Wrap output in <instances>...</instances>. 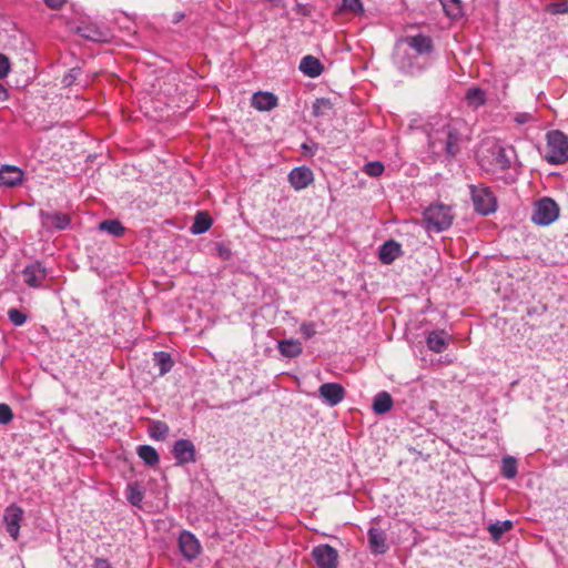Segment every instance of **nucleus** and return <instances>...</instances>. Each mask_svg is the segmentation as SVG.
<instances>
[{
    "label": "nucleus",
    "mask_w": 568,
    "mask_h": 568,
    "mask_svg": "<svg viewBox=\"0 0 568 568\" xmlns=\"http://www.w3.org/2000/svg\"><path fill=\"white\" fill-rule=\"evenodd\" d=\"M13 417L12 410L7 404H0V424H8Z\"/></svg>",
    "instance_id": "40"
},
{
    "label": "nucleus",
    "mask_w": 568,
    "mask_h": 568,
    "mask_svg": "<svg viewBox=\"0 0 568 568\" xmlns=\"http://www.w3.org/2000/svg\"><path fill=\"white\" fill-rule=\"evenodd\" d=\"M369 546L375 554H385L387 551L386 537L384 531L377 528H371L368 530Z\"/></svg>",
    "instance_id": "22"
},
{
    "label": "nucleus",
    "mask_w": 568,
    "mask_h": 568,
    "mask_svg": "<svg viewBox=\"0 0 568 568\" xmlns=\"http://www.w3.org/2000/svg\"><path fill=\"white\" fill-rule=\"evenodd\" d=\"M428 145L435 155H456L460 148V134L456 123L445 118L432 122L428 132Z\"/></svg>",
    "instance_id": "1"
},
{
    "label": "nucleus",
    "mask_w": 568,
    "mask_h": 568,
    "mask_svg": "<svg viewBox=\"0 0 568 568\" xmlns=\"http://www.w3.org/2000/svg\"><path fill=\"white\" fill-rule=\"evenodd\" d=\"M184 18V13L183 12H175L173 16H172V22L173 23H179L182 19Z\"/></svg>",
    "instance_id": "46"
},
{
    "label": "nucleus",
    "mask_w": 568,
    "mask_h": 568,
    "mask_svg": "<svg viewBox=\"0 0 568 568\" xmlns=\"http://www.w3.org/2000/svg\"><path fill=\"white\" fill-rule=\"evenodd\" d=\"M101 231H104L114 236H121L124 233L123 225L116 220H105L99 225Z\"/></svg>",
    "instance_id": "32"
},
{
    "label": "nucleus",
    "mask_w": 568,
    "mask_h": 568,
    "mask_svg": "<svg viewBox=\"0 0 568 568\" xmlns=\"http://www.w3.org/2000/svg\"><path fill=\"white\" fill-rule=\"evenodd\" d=\"M559 217V206L550 197H542L534 205L531 221L541 226L554 223Z\"/></svg>",
    "instance_id": "5"
},
{
    "label": "nucleus",
    "mask_w": 568,
    "mask_h": 568,
    "mask_svg": "<svg viewBox=\"0 0 568 568\" xmlns=\"http://www.w3.org/2000/svg\"><path fill=\"white\" fill-rule=\"evenodd\" d=\"M313 559L318 568H337L338 554L328 545H320L312 550Z\"/></svg>",
    "instance_id": "9"
},
{
    "label": "nucleus",
    "mask_w": 568,
    "mask_h": 568,
    "mask_svg": "<svg viewBox=\"0 0 568 568\" xmlns=\"http://www.w3.org/2000/svg\"><path fill=\"white\" fill-rule=\"evenodd\" d=\"M22 275L29 286L39 287L47 277V270L40 263H34L27 266Z\"/></svg>",
    "instance_id": "16"
},
{
    "label": "nucleus",
    "mask_w": 568,
    "mask_h": 568,
    "mask_svg": "<svg viewBox=\"0 0 568 568\" xmlns=\"http://www.w3.org/2000/svg\"><path fill=\"white\" fill-rule=\"evenodd\" d=\"M24 173L14 165H2L0 169V184L7 187H14L22 183Z\"/></svg>",
    "instance_id": "15"
},
{
    "label": "nucleus",
    "mask_w": 568,
    "mask_h": 568,
    "mask_svg": "<svg viewBox=\"0 0 568 568\" xmlns=\"http://www.w3.org/2000/svg\"><path fill=\"white\" fill-rule=\"evenodd\" d=\"M423 215L425 226L429 232H443L452 225L454 220L450 207L444 204L429 205Z\"/></svg>",
    "instance_id": "4"
},
{
    "label": "nucleus",
    "mask_w": 568,
    "mask_h": 568,
    "mask_svg": "<svg viewBox=\"0 0 568 568\" xmlns=\"http://www.w3.org/2000/svg\"><path fill=\"white\" fill-rule=\"evenodd\" d=\"M0 94H3V95L7 94L6 89L1 84H0Z\"/></svg>",
    "instance_id": "48"
},
{
    "label": "nucleus",
    "mask_w": 568,
    "mask_h": 568,
    "mask_svg": "<svg viewBox=\"0 0 568 568\" xmlns=\"http://www.w3.org/2000/svg\"><path fill=\"white\" fill-rule=\"evenodd\" d=\"M449 335L445 331H433L427 336V346L434 353H442L448 346Z\"/></svg>",
    "instance_id": "18"
},
{
    "label": "nucleus",
    "mask_w": 568,
    "mask_h": 568,
    "mask_svg": "<svg viewBox=\"0 0 568 568\" xmlns=\"http://www.w3.org/2000/svg\"><path fill=\"white\" fill-rule=\"evenodd\" d=\"M395 58L398 68L412 75L420 73L428 64L426 60L417 57L416 53L408 52L406 49H402V51L396 49Z\"/></svg>",
    "instance_id": "8"
},
{
    "label": "nucleus",
    "mask_w": 568,
    "mask_h": 568,
    "mask_svg": "<svg viewBox=\"0 0 568 568\" xmlns=\"http://www.w3.org/2000/svg\"><path fill=\"white\" fill-rule=\"evenodd\" d=\"M363 171L369 176L377 178L384 172V165L378 161L369 162L364 165Z\"/></svg>",
    "instance_id": "35"
},
{
    "label": "nucleus",
    "mask_w": 568,
    "mask_h": 568,
    "mask_svg": "<svg viewBox=\"0 0 568 568\" xmlns=\"http://www.w3.org/2000/svg\"><path fill=\"white\" fill-rule=\"evenodd\" d=\"M300 70L310 78H316L323 72V65L320 60L313 55L304 57L300 62Z\"/></svg>",
    "instance_id": "20"
},
{
    "label": "nucleus",
    "mask_w": 568,
    "mask_h": 568,
    "mask_svg": "<svg viewBox=\"0 0 568 568\" xmlns=\"http://www.w3.org/2000/svg\"><path fill=\"white\" fill-rule=\"evenodd\" d=\"M331 110V103L327 100L321 99L316 100L313 104V114L315 116L325 115Z\"/></svg>",
    "instance_id": "36"
},
{
    "label": "nucleus",
    "mask_w": 568,
    "mask_h": 568,
    "mask_svg": "<svg viewBox=\"0 0 568 568\" xmlns=\"http://www.w3.org/2000/svg\"><path fill=\"white\" fill-rule=\"evenodd\" d=\"M320 396L328 406H336L345 397V390L337 383H324L318 388Z\"/></svg>",
    "instance_id": "13"
},
{
    "label": "nucleus",
    "mask_w": 568,
    "mask_h": 568,
    "mask_svg": "<svg viewBox=\"0 0 568 568\" xmlns=\"http://www.w3.org/2000/svg\"><path fill=\"white\" fill-rule=\"evenodd\" d=\"M75 32L82 38L95 42L105 41L108 38L106 32L94 24L78 27Z\"/></svg>",
    "instance_id": "21"
},
{
    "label": "nucleus",
    "mask_w": 568,
    "mask_h": 568,
    "mask_svg": "<svg viewBox=\"0 0 568 568\" xmlns=\"http://www.w3.org/2000/svg\"><path fill=\"white\" fill-rule=\"evenodd\" d=\"M212 225V219L204 212H199L191 226L193 234L205 233Z\"/></svg>",
    "instance_id": "27"
},
{
    "label": "nucleus",
    "mask_w": 568,
    "mask_h": 568,
    "mask_svg": "<svg viewBox=\"0 0 568 568\" xmlns=\"http://www.w3.org/2000/svg\"><path fill=\"white\" fill-rule=\"evenodd\" d=\"M343 9L361 14L363 12V6L359 0H343Z\"/></svg>",
    "instance_id": "38"
},
{
    "label": "nucleus",
    "mask_w": 568,
    "mask_h": 568,
    "mask_svg": "<svg viewBox=\"0 0 568 568\" xmlns=\"http://www.w3.org/2000/svg\"><path fill=\"white\" fill-rule=\"evenodd\" d=\"M10 71V62L9 59L0 53V79H3L8 75Z\"/></svg>",
    "instance_id": "43"
},
{
    "label": "nucleus",
    "mask_w": 568,
    "mask_h": 568,
    "mask_svg": "<svg viewBox=\"0 0 568 568\" xmlns=\"http://www.w3.org/2000/svg\"><path fill=\"white\" fill-rule=\"evenodd\" d=\"M2 253H3V248H2V247H0V255H1Z\"/></svg>",
    "instance_id": "49"
},
{
    "label": "nucleus",
    "mask_w": 568,
    "mask_h": 568,
    "mask_svg": "<svg viewBox=\"0 0 568 568\" xmlns=\"http://www.w3.org/2000/svg\"><path fill=\"white\" fill-rule=\"evenodd\" d=\"M471 200L475 210L481 215H488L496 211V197L488 187L471 186Z\"/></svg>",
    "instance_id": "7"
},
{
    "label": "nucleus",
    "mask_w": 568,
    "mask_h": 568,
    "mask_svg": "<svg viewBox=\"0 0 568 568\" xmlns=\"http://www.w3.org/2000/svg\"><path fill=\"white\" fill-rule=\"evenodd\" d=\"M448 17L456 18L460 14V0H439Z\"/></svg>",
    "instance_id": "34"
},
{
    "label": "nucleus",
    "mask_w": 568,
    "mask_h": 568,
    "mask_svg": "<svg viewBox=\"0 0 568 568\" xmlns=\"http://www.w3.org/2000/svg\"><path fill=\"white\" fill-rule=\"evenodd\" d=\"M287 178H288V182H290L291 186L295 191H301V190L306 189L314 181V174H313L312 170L304 165L294 168L288 173Z\"/></svg>",
    "instance_id": "12"
},
{
    "label": "nucleus",
    "mask_w": 568,
    "mask_h": 568,
    "mask_svg": "<svg viewBox=\"0 0 568 568\" xmlns=\"http://www.w3.org/2000/svg\"><path fill=\"white\" fill-rule=\"evenodd\" d=\"M178 465H185L195 462V446L189 439H179L172 449Z\"/></svg>",
    "instance_id": "11"
},
{
    "label": "nucleus",
    "mask_w": 568,
    "mask_h": 568,
    "mask_svg": "<svg viewBox=\"0 0 568 568\" xmlns=\"http://www.w3.org/2000/svg\"><path fill=\"white\" fill-rule=\"evenodd\" d=\"M393 407L392 396L387 392L378 393L373 402V409L376 414H385Z\"/></svg>",
    "instance_id": "25"
},
{
    "label": "nucleus",
    "mask_w": 568,
    "mask_h": 568,
    "mask_svg": "<svg viewBox=\"0 0 568 568\" xmlns=\"http://www.w3.org/2000/svg\"><path fill=\"white\" fill-rule=\"evenodd\" d=\"M43 1L50 9H53V10H59L67 3V0H43Z\"/></svg>",
    "instance_id": "44"
},
{
    "label": "nucleus",
    "mask_w": 568,
    "mask_h": 568,
    "mask_svg": "<svg viewBox=\"0 0 568 568\" xmlns=\"http://www.w3.org/2000/svg\"><path fill=\"white\" fill-rule=\"evenodd\" d=\"M136 453L146 465L154 466L159 463V454L155 448L150 445L139 446Z\"/></svg>",
    "instance_id": "29"
},
{
    "label": "nucleus",
    "mask_w": 568,
    "mask_h": 568,
    "mask_svg": "<svg viewBox=\"0 0 568 568\" xmlns=\"http://www.w3.org/2000/svg\"><path fill=\"white\" fill-rule=\"evenodd\" d=\"M301 334L304 338L308 339L316 334L315 324L312 322H304L300 327Z\"/></svg>",
    "instance_id": "39"
},
{
    "label": "nucleus",
    "mask_w": 568,
    "mask_h": 568,
    "mask_svg": "<svg viewBox=\"0 0 568 568\" xmlns=\"http://www.w3.org/2000/svg\"><path fill=\"white\" fill-rule=\"evenodd\" d=\"M23 518V510L17 505H10L3 514V521L8 534L17 540L20 531V524Z\"/></svg>",
    "instance_id": "10"
},
{
    "label": "nucleus",
    "mask_w": 568,
    "mask_h": 568,
    "mask_svg": "<svg viewBox=\"0 0 568 568\" xmlns=\"http://www.w3.org/2000/svg\"><path fill=\"white\" fill-rule=\"evenodd\" d=\"M80 74V69L78 68H73L71 69L62 79V82L65 87H70L74 83V81L77 80V78L79 77Z\"/></svg>",
    "instance_id": "42"
},
{
    "label": "nucleus",
    "mask_w": 568,
    "mask_h": 568,
    "mask_svg": "<svg viewBox=\"0 0 568 568\" xmlns=\"http://www.w3.org/2000/svg\"><path fill=\"white\" fill-rule=\"evenodd\" d=\"M465 99L469 106L479 108L486 102V93L479 88H470L465 94Z\"/></svg>",
    "instance_id": "26"
},
{
    "label": "nucleus",
    "mask_w": 568,
    "mask_h": 568,
    "mask_svg": "<svg viewBox=\"0 0 568 568\" xmlns=\"http://www.w3.org/2000/svg\"><path fill=\"white\" fill-rule=\"evenodd\" d=\"M544 159L552 165H561L568 162V135L559 130L546 133V146Z\"/></svg>",
    "instance_id": "3"
},
{
    "label": "nucleus",
    "mask_w": 568,
    "mask_h": 568,
    "mask_svg": "<svg viewBox=\"0 0 568 568\" xmlns=\"http://www.w3.org/2000/svg\"><path fill=\"white\" fill-rule=\"evenodd\" d=\"M149 435L154 440H164L169 434V426L161 420H153L149 425Z\"/></svg>",
    "instance_id": "30"
},
{
    "label": "nucleus",
    "mask_w": 568,
    "mask_h": 568,
    "mask_svg": "<svg viewBox=\"0 0 568 568\" xmlns=\"http://www.w3.org/2000/svg\"><path fill=\"white\" fill-rule=\"evenodd\" d=\"M396 48L398 51L406 49L408 52L416 53L417 57L428 62V55L433 51V41L425 34L407 36L398 40Z\"/></svg>",
    "instance_id": "6"
},
{
    "label": "nucleus",
    "mask_w": 568,
    "mask_h": 568,
    "mask_svg": "<svg viewBox=\"0 0 568 568\" xmlns=\"http://www.w3.org/2000/svg\"><path fill=\"white\" fill-rule=\"evenodd\" d=\"M277 349L282 356L295 358L302 354L303 346L298 339H282L277 343Z\"/></svg>",
    "instance_id": "19"
},
{
    "label": "nucleus",
    "mask_w": 568,
    "mask_h": 568,
    "mask_svg": "<svg viewBox=\"0 0 568 568\" xmlns=\"http://www.w3.org/2000/svg\"><path fill=\"white\" fill-rule=\"evenodd\" d=\"M277 97L272 92H256L252 97V105L258 111H271L277 105Z\"/></svg>",
    "instance_id": "17"
},
{
    "label": "nucleus",
    "mask_w": 568,
    "mask_h": 568,
    "mask_svg": "<svg viewBox=\"0 0 568 568\" xmlns=\"http://www.w3.org/2000/svg\"><path fill=\"white\" fill-rule=\"evenodd\" d=\"M129 490H130V494H129L128 498H129L130 503L134 506L140 505V503L143 499L142 493L133 486H129Z\"/></svg>",
    "instance_id": "41"
},
{
    "label": "nucleus",
    "mask_w": 568,
    "mask_h": 568,
    "mask_svg": "<svg viewBox=\"0 0 568 568\" xmlns=\"http://www.w3.org/2000/svg\"><path fill=\"white\" fill-rule=\"evenodd\" d=\"M478 158L486 170H507L515 158V150L495 139H487L479 149Z\"/></svg>",
    "instance_id": "2"
},
{
    "label": "nucleus",
    "mask_w": 568,
    "mask_h": 568,
    "mask_svg": "<svg viewBox=\"0 0 568 568\" xmlns=\"http://www.w3.org/2000/svg\"><path fill=\"white\" fill-rule=\"evenodd\" d=\"M179 546L182 555L189 560L196 558L201 552L200 541L189 531L181 532L179 537Z\"/></svg>",
    "instance_id": "14"
},
{
    "label": "nucleus",
    "mask_w": 568,
    "mask_h": 568,
    "mask_svg": "<svg viewBox=\"0 0 568 568\" xmlns=\"http://www.w3.org/2000/svg\"><path fill=\"white\" fill-rule=\"evenodd\" d=\"M531 119V115L529 113H520L516 116V122L519 124L526 123Z\"/></svg>",
    "instance_id": "45"
},
{
    "label": "nucleus",
    "mask_w": 568,
    "mask_h": 568,
    "mask_svg": "<svg viewBox=\"0 0 568 568\" xmlns=\"http://www.w3.org/2000/svg\"><path fill=\"white\" fill-rule=\"evenodd\" d=\"M154 362L159 367V374L161 376L165 375L173 367V359L171 355L166 352H156L154 353Z\"/></svg>",
    "instance_id": "28"
},
{
    "label": "nucleus",
    "mask_w": 568,
    "mask_h": 568,
    "mask_svg": "<svg viewBox=\"0 0 568 568\" xmlns=\"http://www.w3.org/2000/svg\"><path fill=\"white\" fill-rule=\"evenodd\" d=\"M501 473L504 477L511 479L517 475V462L514 457H505L501 463Z\"/></svg>",
    "instance_id": "33"
},
{
    "label": "nucleus",
    "mask_w": 568,
    "mask_h": 568,
    "mask_svg": "<svg viewBox=\"0 0 568 568\" xmlns=\"http://www.w3.org/2000/svg\"><path fill=\"white\" fill-rule=\"evenodd\" d=\"M42 223L50 229L64 230L70 224V220L63 213H43Z\"/></svg>",
    "instance_id": "23"
},
{
    "label": "nucleus",
    "mask_w": 568,
    "mask_h": 568,
    "mask_svg": "<svg viewBox=\"0 0 568 568\" xmlns=\"http://www.w3.org/2000/svg\"><path fill=\"white\" fill-rule=\"evenodd\" d=\"M8 316L11 323L16 326H21L27 321V316L17 308H10L8 311Z\"/></svg>",
    "instance_id": "37"
},
{
    "label": "nucleus",
    "mask_w": 568,
    "mask_h": 568,
    "mask_svg": "<svg viewBox=\"0 0 568 568\" xmlns=\"http://www.w3.org/2000/svg\"><path fill=\"white\" fill-rule=\"evenodd\" d=\"M97 568H109V565L104 560L97 561Z\"/></svg>",
    "instance_id": "47"
},
{
    "label": "nucleus",
    "mask_w": 568,
    "mask_h": 568,
    "mask_svg": "<svg viewBox=\"0 0 568 568\" xmlns=\"http://www.w3.org/2000/svg\"><path fill=\"white\" fill-rule=\"evenodd\" d=\"M400 253V246L394 241L384 243L379 250V258L385 264L394 262Z\"/></svg>",
    "instance_id": "24"
},
{
    "label": "nucleus",
    "mask_w": 568,
    "mask_h": 568,
    "mask_svg": "<svg viewBox=\"0 0 568 568\" xmlns=\"http://www.w3.org/2000/svg\"><path fill=\"white\" fill-rule=\"evenodd\" d=\"M513 528V523L510 520L496 521L488 526V531L491 535L493 539L498 540L503 534L509 531Z\"/></svg>",
    "instance_id": "31"
}]
</instances>
